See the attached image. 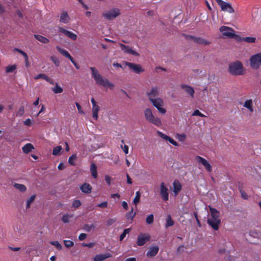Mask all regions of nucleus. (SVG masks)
<instances>
[{
  "mask_svg": "<svg viewBox=\"0 0 261 261\" xmlns=\"http://www.w3.org/2000/svg\"><path fill=\"white\" fill-rule=\"evenodd\" d=\"M90 69L91 70L92 76L97 85L104 87H108L110 89H113L114 85L107 79L102 77L96 68L91 67Z\"/></svg>",
  "mask_w": 261,
  "mask_h": 261,
  "instance_id": "f257e3e1",
  "label": "nucleus"
},
{
  "mask_svg": "<svg viewBox=\"0 0 261 261\" xmlns=\"http://www.w3.org/2000/svg\"><path fill=\"white\" fill-rule=\"evenodd\" d=\"M228 70L230 74L234 76L242 75L245 73L243 65L240 61L231 62L229 64Z\"/></svg>",
  "mask_w": 261,
  "mask_h": 261,
  "instance_id": "f03ea898",
  "label": "nucleus"
},
{
  "mask_svg": "<svg viewBox=\"0 0 261 261\" xmlns=\"http://www.w3.org/2000/svg\"><path fill=\"white\" fill-rule=\"evenodd\" d=\"M144 116L146 120L157 126L162 125L161 119L159 117H155L150 109L146 108L144 110Z\"/></svg>",
  "mask_w": 261,
  "mask_h": 261,
  "instance_id": "7ed1b4c3",
  "label": "nucleus"
},
{
  "mask_svg": "<svg viewBox=\"0 0 261 261\" xmlns=\"http://www.w3.org/2000/svg\"><path fill=\"white\" fill-rule=\"evenodd\" d=\"M250 66L251 68L257 70L261 66V53L251 56L249 59Z\"/></svg>",
  "mask_w": 261,
  "mask_h": 261,
  "instance_id": "20e7f679",
  "label": "nucleus"
},
{
  "mask_svg": "<svg viewBox=\"0 0 261 261\" xmlns=\"http://www.w3.org/2000/svg\"><path fill=\"white\" fill-rule=\"evenodd\" d=\"M121 14L120 10L117 8H112L103 12L102 16L107 20H111Z\"/></svg>",
  "mask_w": 261,
  "mask_h": 261,
  "instance_id": "39448f33",
  "label": "nucleus"
},
{
  "mask_svg": "<svg viewBox=\"0 0 261 261\" xmlns=\"http://www.w3.org/2000/svg\"><path fill=\"white\" fill-rule=\"evenodd\" d=\"M222 35L228 38H236L238 36L235 34L234 30L230 27L223 25L219 29Z\"/></svg>",
  "mask_w": 261,
  "mask_h": 261,
  "instance_id": "423d86ee",
  "label": "nucleus"
},
{
  "mask_svg": "<svg viewBox=\"0 0 261 261\" xmlns=\"http://www.w3.org/2000/svg\"><path fill=\"white\" fill-rule=\"evenodd\" d=\"M150 101L152 102L153 106L158 109L160 113L162 114L166 113V109L162 108L164 105V102L161 98H158L154 99H151Z\"/></svg>",
  "mask_w": 261,
  "mask_h": 261,
  "instance_id": "0eeeda50",
  "label": "nucleus"
},
{
  "mask_svg": "<svg viewBox=\"0 0 261 261\" xmlns=\"http://www.w3.org/2000/svg\"><path fill=\"white\" fill-rule=\"evenodd\" d=\"M217 4L220 6L221 9L222 11L228 12L230 13H233L234 12V9L232 7L231 5L228 3L225 2L222 0H216Z\"/></svg>",
  "mask_w": 261,
  "mask_h": 261,
  "instance_id": "6e6552de",
  "label": "nucleus"
},
{
  "mask_svg": "<svg viewBox=\"0 0 261 261\" xmlns=\"http://www.w3.org/2000/svg\"><path fill=\"white\" fill-rule=\"evenodd\" d=\"M195 160L198 163L202 164L207 171L210 172L212 171V167L206 160L199 155L195 157Z\"/></svg>",
  "mask_w": 261,
  "mask_h": 261,
  "instance_id": "1a4fd4ad",
  "label": "nucleus"
},
{
  "mask_svg": "<svg viewBox=\"0 0 261 261\" xmlns=\"http://www.w3.org/2000/svg\"><path fill=\"white\" fill-rule=\"evenodd\" d=\"M160 195L164 201H166L169 199V193L167 187L164 182H161L160 184Z\"/></svg>",
  "mask_w": 261,
  "mask_h": 261,
  "instance_id": "9d476101",
  "label": "nucleus"
},
{
  "mask_svg": "<svg viewBox=\"0 0 261 261\" xmlns=\"http://www.w3.org/2000/svg\"><path fill=\"white\" fill-rule=\"evenodd\" d=\"M150 239V237L148 234L141 233L138 236L137 244L139 246H143Z\"/></svg>",
  "mask_w": 261,
  "mask_h": 261,
  "instance_id": "9b49d317",
  "label": "nucleus"
},
{
  "mask_svg": "<svg viewBox=\"0 0 261 261\" xmlns=\"http://www.w3.org/2000/svg\"><path fill=\"white\" fill-rule=\"evenodd\" d=\"M125 64L126 66H128L136 73L139 74L144 71V69H143L141 66L139 64H136L135 63H130L128 62H126Z\"/></svg>",
  "mask_w": 261,
  "mask_h": 261,
  "instance_id": "f8f14e48",
  "label": "nucleus"
},
{
  "mask_svg": "<svg viewBox=\"0 0 261 261\" xmlns=\"http://www.w3.org/2000/svg\"><path fill=\"white\" fill-rule=\"evenodd\" d=\"M58 30L59 32L64 34L66 36L69 38L71 40L74 41L76 40L77 35L75 34L70 31H67L62 27H59Z\"/></svg>",
  "mask_w": 261,
  "mask_h": 261,
  "instance_id": "ddd939ff",
  "label": "nucleus"
},
{
  "mask_svg": "<svg viewBox=\"0 0 261 261\" xmlns=\"http://www.w3.org/2000/svg\"><path fill=\"white\" fill-rule=\"evenodd\" d=\"M159 94V88L157 86L152 87L150 91L147 93V95L148 96L150 101L151 99H154V97L158 96Z\"/></svg>",
  "mask_w": 261,
  "mask_h": 261,
  "instance_id": "4468645a",
  "label": "nucleus"
},
{
  "mask_svg": "<svg viewBox=\"0 0 261 261\" xmlns=\"http://www.w3.org/2000/svg\"><path fill=\"white\" fill-rule=\"evenodd\" d=\"M207 224L211 226L215 230H217L221 224V220L213 219L208 218L207 220Z\"/></svg>",
  "mask_w": 261,
  "mask_h": 261,
  "instance_id": "2eb2a0df",
  "label": "nucleus"
},
{
  "mask_svg": "<svg viewBox=\"0 0 261 261\" xmlns=\"http://www.w3.org/2000/svg\"><path fill=\"white\" fill-rule=\"evenodd\" d=\"M119 46L121 49L125 53L128 54L139 56V54L136 51L134 50L130 47L126 46L123 44L120 43Z\"/></svg>",
  "mask_w": 261,
  "mask_h": 261,
  "instance_id": "dca6fc26",
  "label": "nucleus"
},
{
  "mask_svg": "<svg viewBox=\"0 0 261 261\" xmlns=\"http://www.w3.org/2000/svg\"><path fill=\"white\" fill-rule=\"evenodd\" d=\"M157 134L160 137H161L162 138H163V139H164L166 141H169L171 144H172L174 146H178V144L171 137L167 136L166 135L163 134V133H162L160 131H158Z\"/></svg>",
  "mask_w": 261,
  "mask_h": 261,
  "instance_id": "f3484780",
  "label": "nucleus"
},
{
  "mask_svg": "<svg viewBox=\"0 0 261 261\" xmlns=\"http://www.w3.org/2000/svg\"><path fill=\"white\" fill-rule=\"evenodd\" d=\"M173 193L174 196H177L179 192L181 191L182 188V186L180 182L177 179H175L174 180L173 182Z\"/></svg>",
  "mask_w": 261,
  "mask_h": 261,
  "instance_id": "a211bd4d",
  "label": "nucleus"
},
{
  "mask_svg": "<svg viewBox=\"0 0 261 261\" xmlns=\"http://www.w3.org/2000/svg\"><path fill=\"white\" fill-rule=\"evenodd\" d=\"M209 210L211 213V216L209 218L216 220H220V212L217 209L209 206Z\"/></svg>",
  "mask_w": 261,
  "mask_h": 261,
  "instance_id": "6ab92c4d",
  "label": "nucleus"
},
{
  "mask_svg": "<svg viewBox=\"0 0 261 261\" xmlns=\"http://www.w3.org/2000/svg\"><path fill=\"white\" fill-rule=\"evenodd\" d=\"M159 247L156 246L151 247L146 253V256L148 257L155 256L158 253Z\"/></svg>",
  "mask_w": 261,
  "mask_h": 261,
  "instance_id": "aec40b11",
  "label": "nucleus"
},
{
  "mask_svg": "<svg viewBox=\"0 0 261 261\" xmlns=\"http://www.w3.org/2000/svg\"><path fill=\"white\" fill-rule=\"evenodd\" d=\"M181 88L184 89L185 92L189 94L192 98L194 97L195 91L194 89L190 86L182 84L181 85Z\"/></svg>",
  "mask_w": 261,
  "mask_h": 261,
  "instance_id": "412c9836",
  "label": "nucleus"
},
{
  "mask_svg": "<svg viewBox=\"0 0 261 261\" xmlns=\"http://www.w3.org/2000/svg\"><path fill=\"white\" fill-rule=\"evenodd\" d=\"M80 190L83 193L90 194L92 191V186L88 183H84L80 187Z\"/></svg>",
  "mask_w": 261,
  "mask_h": 261,
  "instance_id": "4be33fe9",
  "label": "nucleus"
},
{
  "mask_svg": "<svg viewBox=\"0 0 261 261\" xmlns=\"http://www.w3.org/2000/svg\"><path fill=\"white\" fill-rule=\"evenodd\" d=\"M112 256L110 253H107L105 254H97L93 258L94 261H103L105 259Z\"/></svg>",
  "mask_w": 261,
  "mask_h": 261,
  "instance_id": "5701e85b",
  "label": "nucleus"
},
{
  "mask_svg": "<svg viewBox=\"0 0 261 261\" xmlns=\"http://www.w3.org/2000/svg\"><path fill=\"white\" fill-rule=\"evenodd\" d=\"M70 17L66 11L62 12L60 17V21L62 23H67L70 21Z\"/></svg>",
  "mask_w": 261,
  "mask_h": 261,
  "instance_id": "b1692460",
  "label": "nucleus"
},
{
  "mask_svg": "<svg viewBox=\"0 0 261 261\" xmlns=\"http://www.w3.org/2000/svg\"><path fill=\"white\" fill-rule=\"evenodd\" d=\"M40 79H42L45 80L46 81H47L50 84H54V82H53V81L52 80V79H51L50 78L48 77L47 75H46L44 73L38 74V75H37L36 76L34 77V79H35V80H38Z\"/></svg>",
  "mask_w": 261,
  "mask_h": 261,
  "instance_id": "393cba45",
  "label": "nucleus"
},
{
  "mask_svg": "<svg viewBox=\"0 0 261 261\" xmlns=\"http://www.w3.org/2000/svg\"><path fill=\"white\" fill-rule=\"evenodd\" d=\"M193 42L199 44H202L204 45H208L211 43L210 41H207L201 37H195V38H194Z\"/></svg>",
  "mask_w": 261,
  "mask_h": 261,
  "instance_id": "a878e982",
  "label": "nucleus"
},
{
  "mask_svg": "<svg viewBox=\"0 0 261 261\" xmlns=\"http://www.w3.org/2000/svg\"><path fill=\"white\" fill-rule=\"evenodd\" d=\"M56 48L59 51V52L62 54L63 56L65 57L66 58L69 59L70 60V59H72L73 57L70 55V54L66 50L60 47L59 46L56 47Z\"/></svg>",
  "mask_w": 261,
  "mask_h": 261,
  "instance_id": "bb28decb",
  "label": "nucleus"
},
{
  "mask_svg": "<svg viewBox=\"0 0 261 261\" xmlns=\"http://www.w3.org/2000/svg\"><path fill=\"white\" fill-rule=\"evenodd\" d=\"M100 107L97 105L92 106V117L96 120L98 118V113L99 111Z\"/></svg>",
  "mask_w": 261,
  "mask_h": 261,
  "instance_id": "cd10ccee",
  "label": "nucleus"
},
{
  "mask_svg": "<svg viewBox=\"0 0 261 261\" xmlns=\"http://www.w3.org/2000/svg\"><path fill=\"white\" fill-rule=\"evenodd\" d=\"M34 148V146L32 144L27 143L22 147V150L24 153H29L32 151Z\"/></svg>",
  "mask_w": 261,
  "mask_h": 261,
  "instance_id": "c85d7f7f",
  "label": "nucleus"
},
{
  "mask_svg": "<svg viewBox=\"0 0 261 261\" xmlns=\"http://www.w3.org/2000/svg\"><path fill=\"white\" fill-rule=\"evenodd\" d=\"M90 171L93 177L94 178H96L97 177V167L95 164L92 163L91 165Z\"/></svg>",
  "mask_w": 261,
  "mask_h": 261,
  "instance_id": "c756f323",
  "label": "nucleus"
},
{
  "mask_svg": "<svg viewBox=\"0 0 261 261\" xmlns=\"http://www.w3.org/2000/svg\"><path fill=\"white\" fill-rule=\"evenodd\" d=\"M244 106L248 109L250 112H253V109L252 99H248L245 101Z\"/></svg>",
  "mask_w": 261,
  "mask_h": 261,
  "instance_id": "7c9ffc66",
  "label": "nucleus"
},
{
  "mask_svg": "<svg viewBox=\"0 0 261 261\" xmlns=\"http://www.w3.org/2000/svg\"><path fill=\"white\" fill-rule=\"evenodd\" d=\"M34 37L36 40L43 43H47L49 41L48 38L40 35H34Z\"/></svg>",
  "mask_w": 261,
  "mask_h": 261,
  "instance_id": "2f4dec72",
  "label": "nucleus"
},
{
  "mask_svg": "<svg viewBox=\"0 0 261 261\" xmlns=\"http://www.w3.org/2000/svg\"><path fill=\"white\" fill-rule=\"evenodd\" d=\"M241 41H245L247 43H254L255 42L256 38L253 37H242L240 39Z\"/></svg>",
  "mask_w": 261,
  "mask_h": 261,
  "instance_id": "473e14b6",
  "label": "nucleus"
},
{
  "mask_svg": "<svg viewBox=\"0 0 261 261\" xmlns=\"http://www.w3.org/2000/svg\"><path fill=\"white\" fill-rule=\"evenodd\" d=\"M14 187L21 192H24L27 190L26 187L22 184L15 183Z\"/></svg>",
  "mask_w": 261,
  "mask_h": 261,
  "instance_id": "72a5a7b5",
  "label": "nucleus"
},
{
  "mask_svg": "<svg viewBox=\"0 0 261 261\" xmlns=\"http://www.w3.org/2000/svg\"><path fill=\"white\" fill-rule=\"evenodd\" d=\"M135 216L136 213H134V208L132 207L131 211L126 214V218L127 220L132 221Z\"/></svg>",
  "mask_w": 261,
  "mask_h": 261,
  "instance_id": "f704fd0d",
  "label": "nucleus"
},
{
  "mask_svg": "<svg viewBox=\"0 0 261 261\" xmlns=\"http://www.w3.org/2000/svg\"><path fill=\"white\" fill-rule=\"evenodd\" d=\"M174 222L173 220L172 219L170 215H168L166 220V224L165 226L166 228L172 226L174 225Z\"/></svg>",
  "mask_w": 261,
  "mask_h": 261,
  "instance_id": "c9c22d12",
  "label": "nucleus"
},
{
  "mask_svg": "<svg viewBox=\"0 0 261 261\" xmlns=\"http://www.w3.org/2000/svg\"><path fill=\"white\" fill-rule=\"evenodd\" d=\"M53 91L56 93H61L63 92V89L58 84H56L55 87L52 89Z\"/></svg>",
  "mask_w": 261,
  "mask_h": 261,
  "instance_id": "e433bc0d",
  "label": "nucleus"
},
{
  "mask_svg": "<svg viewBox=\"0 0 261 261\" xmlns=\"http://www.w3.org/2000/svg\"><path fill=\"white\" fill-rule=\"evenodd\" d=\"M36 195H33L31 196V197L27 200L26 209H29L30 207L31 203L34 201Z\"/></svg>",
  "mask_w": 261,
  "mask_h": 261,
  "instance_id": "4c0bfd02",
  "label": "nucleus"
},
{
  "mask_svg": "<svg viewBox=\"0 0 261 261\" xmlns=\"http://www.w3.org/2000/svg\"><path fill=\"white\" fill-rule=\"evenodd\" d=\"M62 150L61 146H58L54 148L53 150V154L54 155H58L60 153V152Z\"/></svg>",
  "mask_w": 261,
  "mask_h": 261,
  "instance_id": "58836bf2",
  "label": "nucleus"
},
{
  "mask_svg": "<svg viewBox=\"0 0 261 261\" xmlns=\"http://www.w3.org/2000/svg\"><path fill=\"white\" fill-rule=\"evenodd\" d=\"M14 51H17V52L20 53V54H21V55H22L23 56L25 61H27V62H28V56L27 53H25L24 51H23V50H22L20 49H18L17 48H15L14 49Z\"/></svg>",
  "mask_w": 261,
  "mask_h": 261,
  "instance_id": "ea45409f",
  "label": "nucleus"
},
{
  "mask_svg": "<svg viewBox=\"0 0 261 261\" xmlns=\"http://www.w3.org/2000/svg\"><path fill=\"white\" fill-rule=\"evenodd\" d=\"M130 231V228L125 229L124 230L123 232L120 236V237H119L120 241H122L124 239V238L125 237L126 235L127 234L129 233Z\"/></svg>",
  "mask_w": 261,
  "mask_h": 261,
  "instance_id": "a19ab883",
  "label": "nucleus"
},
{
  "mask_svg": "<svg viewBox=\"0 0 261 261\" xmlns=\"http://www.w3.org/2000/svg\"><path fill=\"white\" fill-rule=\"evenodd\" d=\"M140 196H141L140 192L139 191H137L136 193V196L133 200V202L136 205H137L140 201Z\"/></svg>",
  "mask_w": 261,
  "mask_h": 261,
  "instance_id": "79ce46f5",
  "label": "nucleus"
},
{
  "mask_svg": "<svg viewBox=\"0 0 261 261\" xmlns=\"http://www.w3.org/2000/svg\"><path fill=\"white\" fill-rule=\"evenodd\" d=\"M16 69L15 65H9L6 67V72L7 73H10L13 72Z\"/></svg>",
  "mask_w": 261,
  "mask_h": 261,
  "instance_id": "37998d69",
  "label": "nucleus"
},
{
  "mask_svg": "<svg viewBox=\"0 0 261 261\" xmlns=\"http://www.w3.org/2000/svg\"><path fill=\"white\" fill-rule=\"evenodd\" d=\"M50 244L52 245L55 246L56 247V248L59 250H61L62 249V245L59 243V242L58 241H51L50 242Z\"/></svg>",
  "mask_w": 261,
  "mask_h": 261,
  "instance_id": "c03bdc74",
  "label": "nucleus"
},
{
  "mask_svg": "<svg viewBox=\"0 0 261 261\" xmlns=\"http://www.w3.org/2000/svg\"><path fill=\"white\" fill-rule=\"evenodd\" d=\"M73 217V215H70L68 214H64L63 215L62 218V220L63 222L65 223H67L69 222V219L70 218H71Z\"/></svg>",
  "mask_w": 261,
  "mask_h": 261,
  "instance_id": "a18cd8bd",
  "label": "nucleus"
},
{
  "mask_svg": "<svg viewBox=\"0 0 261 261\" xmlns=\"http://www.w3.org/2000/svg\"><path fill=\"white\" fill-rule=\"evenodd\" d=\"M154 217L153 214H150L146 219V222L147 224H151L153 222Z\"/></svg>",
  "mask_w": 261,
  "mask_h": 261,
  "instance_id": "49530a36",
  "label": "nucleus"
},
{
  "mask_svg": "<svg viewBox=\"0 0 261 261\" xmlns=\"http://www.w3.org/2000/svg\"><path fill=\"white\" fill-rule=\"evenodd\" d=\"M77 158L76 154H73L69 158L68 163L71 165H75V163L74 162V160H75Z\"/></svg>",
  "mask_w": 261,
  "mask_h": 261,
  "instance_id": "de8ad7c7",
  "label": "nucleus"
},
{
  "mask_svg": "<svg viewBox=\"0 0 261 261\" xmlns=\"http://www.w3.org/2000/svg\"><path fill=\"white\" fill-rule=\"evenodd\" d=\"M64 244L67 248H70L72 247L74 245V243L73 241L70 240H64Z\"/></svg>",
  "mask_w": 261,
  "mask_h": 261,
  "instance_id": "09e8293b",
  "label": "nucleus"
},
{
  "mask_svg": "<svg viewBox=\"0 0 261 261\" xmlns=\"http://www.w3.org/2000/svg\"><path fill=\"white\" fill-rule=\"evenodd\" d=\"M176 138L181 142L184 141L186 139V135L184 134H177Z\"/></svg>",
  "mask_w": 261,
  "mask_h": 261,
  "instance_id": "8fccbe9b",
  "label": "nucleus"
},
{
  "mask_svg": "<svg viewBox=\"0 0 261 261\" xmlns=\"http://www.w3.org/2000/svg\"><path fill=\"white\" fill-rule=\"evenodd\" d=\"M94 228V225L93 224H85L84 226V229L87 231H90L92 228Z\"/></svg>",
  "mask_w": 261,
  "mask_h": 261,
  "instance_id": "3c124183",
  "label": "nucleus"
},
{
  "mask_svg": "<svg viewBox=\"0 0 261 261\" xmlns=\"http://www.w3.org/2000/svg\"><path fill=\"white\" fill-rule=\"evenodd\" d=\"M81 205V202L79 200H75L72 203V207L77 208Z\"/></svg>",
  "mask_w": 261,
  "mask_h": 261,
  "instance_id": "603ef678",
  "label": "nucleus"
},
{
  "mask_svg": "<svg viewBox=\"0 0 261 261\" xmlns=\"http://www.w3.org/2000/svg\"><path fill=\"white\" fill-rule=\"evenodd\" d=\"M192 116H198L201 117H206L205 115L201 113L198 110H196L194 111V112L192 114Z\"/></svg>",
  "mask_w": 261,
  "mask_h": 261,
  "instance_id": "864d4df0",
  "label": "nucleus"
},
{
  "mask_svg": "<svg viewBox=\"0 0 261 261\" xmlns=\"http://www.w3.org/2000/svg\"><path fill=\"white\" fill-rule=\"evenodd\" d=\"M24 112V108L23 106H21L19 108L18 111L16 112V115L17 116H21L23 115Z\"/></svg>",
  "mask_w": 261,
  "mask_h": 261,
  "instance_id": "5fc2aeb1",
  "label": "nucleus"
},
{
  "mask_svg": "<svg viewBox=\"0 0 261 261\" xmlns=\"http://www.w3.org/2000/svg\"><path fill=\"white\" fill-rule=\"evenodd\" d=\"M50 59L51 60V61L57 66H59V65H60V62L59 61V60L55 57L54 56H51L50 57Z\"/></svg>",
  "mask_w": 261,
  "mask_h": 261,
  "instance_id": "6e6d98bb",
  "label": "nucleus"
},
{
  "mask_svg": "<svg viewBox=\"0 0 261 261\" xmlns=\"http://www.w3.org/2000/svg\"><path fill=\"white\" fill-rule=\"evenodd\" d=\"M82 246L83 247H87L88 248H92L95 245V243L93 242H91L89 243H83L82 244Z\"/></svg>",
  "mask_w": 261,
  "mask_h": 261,
  "instance_id": "4d7b16f0",
  "label": "nucleus"
},
{
  "mask_svg": "<svg viewBox=\"0 0 261 261\" xmlns=\"http://www.w3.org/2000/svg\"><path fill=\"white\" fill-rule=\"evenodd\" d=\"M108 206V202L107 201L102 202L97 205V206L101 208H106Z\"/></svg>",
  "mask_w": 261,
  "mask_h": 261,
  "instance_id": "13d9d810",
  "label": "nucleus"
},
{
  "mask_svg": "<svg viewBox=\"0 0 261 261\" xmlns=\"http://www.w3.org/2000/svg\"><path fill=\"white\" fill-rule=\"evenodd\" d=\"M105 179L108 185H110L111 184L112 178L110 176L106 175Z\"/></svg>",
  "mask_w": 261,
  "mask_h": 261,
  "instance_id": "bf43d9fd",
  "label": "nucleus"
},
{
  "mask_svg": "<svg viewBox=\"0 0 261 261\" xmlns=\"http://www.w3.org/2000/svg\"><path fill=\"white\" fill-rule=\"evenodd\" d=\"M183 36L185 37V39L187 40H191L193 41H194V38H195V36L189 35H186V34H183Z\"/></svg>",
  "mask_w": 261,
  "mask_h": 261,
  "instance_id": "052dcab7",
  "label": "nucleus"
},
{
  "mask_svg": "<svg viewBox=\"0 0 261 261\" xmlns=\"http://www.w3.org/2000/svg\"><path fill=\"white\" fill-rule=\"evenodd\" d=\"M121 148L123 149L124 153L126 154L128 153V146L126 145L124 146L121 145Z\"/></svg>",
  "mask_w": 261,
  "mask_h": 261,
  "instance_id": "680f3d73",
  "label": "nucleus"
},
{
  "mask_svg": "<svg viewBox=\"0 0 261 261\" xmlns=\"http://www.w3.org/2000/svg\"><path fill=\"white\" fill-rule=\"evenodd\" d=\"M240 193L241 194L242 197L244 199H248V195L246 193V192L242 190H240Z\"/></svg>",
  "mask_w": 261,
  "mask_h": 261,
  "instance_id": "e2e57ef3",
  "label": "nucleus"
},
{
  "mask_svg": "<svg viewBox=\"0 0 261 261\" xmlns=\"http://www.w3.org/2000/svg\"><path fill=\"white\" fill-rule=\"evenodd\" d=\"M75 105L78 110L79 113L80 114H84V111L82 109V107L78 102H75Z\"/></svg>",
  "mask_w": 261,
  "mask_h": 261,
  "instance_id": "0e129e2a",
  "label": "nucleus"
},
{
  "mask_svg": "<svg viewBox=\"0 0 261 261\" xmlns=\"http://www.w3.org/2000/svg\"><path fill=\"white\" fill-rule=\"evenodd\" d=\"M24 125L30 126L32 124V121L30 119L28 118L23 121Z\"/></svg>",
  "mask_w": 261,
  "mask_h": 261,
  "instance_id": "69168bd1",
  "label": "nucleus"
},
{
  "mask_svg": "<svg viewBox=\"0 0 261 261\" xmlns=\"http://www.w3.org/2000/svg\"><path fill=\"white\" fill-rule=\"evenodd\" d=\"M87 237V234L86 233H82L79 236V239L80 241H83Z\"/></svg>",
  "mask_w": 261,
  "mask_h": 261,
  "instance_id": "338daca9",
  "label": "nucleus"
},
{
  "mask_svg": "<svg viewBox=\"0 0 261 261\" xmlns=\"http://www.w3.org/2000/svg\"><path fill=\"white\" fill-rule=\"evenodd\" d=\"M184 248H185V247L184 245H180V246H178V247L177 249V252L178 253L184 252Z\"/></svg>",
  "mask_w": 261,
  "mask_h": 261,
  "instance_id": "774afa93",
  "label": "nucleus"
}]
</instances>
